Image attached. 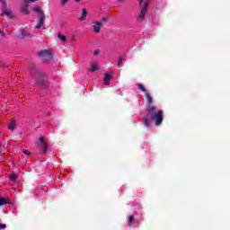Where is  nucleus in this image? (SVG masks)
Instances as JSON below:
<instances>
[{"mask_svg":"<svg viewBox=\"0 0 230 230\" xmlns=\"http://www.w3.org/2000/svg\"><path fill=\"white\" fill-rule=\"evenodd\" d=\"M146 111L151 121L155 122V127H159L163 123V110L157 109L155 105H150L146 107Z\"/></svg>","mask_w":230,"mask_h":230,"instance_id":"1","label":"nucleus"},{"mask_svg":"<svg viewBox=\"0 0 230 230\" xmlns=\"http://www.w3.org/2000/svg\"><path fill=\"white\" fill-rule=\"evenodd\" d=\"M35 78V84L40 87V89H48L49 85V81H48V75L46 73L40 71V70H36V74L34 75Z\"/></svg>","mask_w":230,"mask_h":230,"instance_id":"2","label":"nucleus"},{"mask_svg":"<svg viewBox=\"0 0 230 230\" xmlns=\"http://www.w3.org/2000/svg\"><path fill=\"white\" fill-rule=\"evenodd\" d=\"M38 55L42 58V60H44V62H49L53 60V52H51L49 49L40 50Z\"/></svg>","mask_w":230,"mask_h":230,"instance_id":"3","label":"nucleus"},{"mask_svg":"<svg viewBox=\"0 0 230 230\" xmlns=\"http://www.w3.org/2000/svg\"><path fill=\"white\" fill-rule=\"evenodd\" d=\"M146 10H148V1H146L141 11L139 16L137 17V21H144L145 16L146 15Z\"/></svg>","mask_w":230,"mask_h":230,"instance_id":"4","label":"nucleus"},{"mask_svg":"<svg viewBox=\"0 0 230 230\" xmlns=\"http://www.w3.org/2000/svg\"><path fill=\"white\" fill-rule=\"evenodd\" d=\"M38 17H39V24L35 26V29L40 30V28L44 26V19H46V14L44 13V12H40Z\"/></svg>","mask_w":230,"mask_h":230,"instance_id":"5","label":"nucleus"},{"mask_svg":"<svg viewBox=\"0 0 230 230\" xmlns=\"http://www.w3.org/2000/svg\"><path fill=\"white\" fill-rule=\"evenodd\" d=\"M102 28H103V23H102L100 22H93V31L95 33H100V30H102Z\"/></svg>","mask_w":230,"mask_h":230,"instance_id":"6","label":"nucleus"},{"mask_svg":"<svg viewBox=\"0 0 230 230\" xmlns=\"http://www.w3.org/2000/svg\"><path fill=\"white\" fill-rule=\"evenodd\" d=\"M111 78H112V72L104 74V78H103L104 85H109L111 84Z\"/></svg>","mask_w":230,"mask_h":230,"instance_id":"7","label":"nucleus"},{"mask_svg":"<svg viewBox=\"0 0 230 230\" xmlns=\"http://www.w3.org/2000/svg\"><path fill=\"white\" fill-rule=\"evenodd\" d=\"M2 15H7L9 18H12L13 17V13H12V11H9L5 5V6H2Z\"/></svg>","mask_w":230,"mask_h":230,"instance_id":"8","label":"nucleus"},{"mask_svg":"<svg viewBox=\"0 0 230 230\" xmlns=\"http://www.w3.org/2000/svg\"><path fill=\"white\" fill-rule=\"evenodd\" d=\"M29 7L30 5L28 4H24V5H22L20 9L22 13L24 15H30V10H28Z\"/></svg>","mask_w":230,"mask_h":230,"instance_id":"9","label":"nucleus"},{"mask_svg":"<svg viewBox=\"0 0 230 230\" xmlns=\"http://www.w3.org/2000/svg\"><path fill=\"white\" fill-rule=\"evenodd\" d=\"M15 127H17V120L13 119L9 124H8V129L9 130H15Z\"/></svg>","mask_w":230,"mask_h":230,"instance_id":"10","label":"nucleus"},{"mask_svg":"<svg viewBox=\"0 0 230 230\" xmlns=\"http://www.w3.org/2000/svg\"><path fill=\"white\" fill-rule=\"evenodd\" d=\"M145 96L146 98L147 107H150V105H152V103H154V100L152 99V96L148 93H145Z\"/></svg>","mask_w":230,"mask_h":230,"instance_id":"11","label":"nucleus"},{"mask_svg":"<svg viewBox=\"0 0 230 230\" xmlns=\"http://www.w3.org/2000/svg\"><path fill=\"white\" fill-rule=\"evenodd\" d=\"M87 19V9L83 8L82 9V16L80 18V21H85Z\"/></svg>","mask_w":230,"mask_h":230,"instance_id":"12","label":"nucleus"},{"mask_svg":"<svg viewBox=\"0 0 230 230\" xmlns=\"http://www.w3.org/2000/svg\"><path fill=\"white\" fill-rule=\"evenodd\" d=\"M98 69H100V65L93 64L91 66L89 71H91L92 73H94V71H98Z\"/></svg>","mask_w":230,"mask_h":230,"instance_id":"13","label":"nucleus"},{"mask_svg":"<svg viewBox=\"0 0 230 230\" xmlns=\"http://www.w3.org/2000/svg\"><path fill=\"white\" fill-rule=\"evenodd\" d=\"M40 151L43 154H48V143L41 144Z\"/></svg>","mask_w":230,"mask_h":230,"instance_id":"14","label":"nucleus"},{"mask_svg":"<svg viewBox=\"0 0 230 230\" xmlns=\"http://www.w3.org/2000/svg\"><path fill=\"white\" fill-rule=\"evenodd\" d=\"M128 224L129 226H132V224H136V219H134V216H128Z\"/></svg>","mask_w":230,"mask_h":230,"instance_id":"15","label":"nucleus"},{"mask_svg":"<svg viewBox=\"0 0 230 230\" xmlns=\"http://www.w3.org/2000/svg\"><path fill=\"white\" fill-rule=\"evenodd\" d=\"M138 89L140 91H142V93H144V94H146L148 93V91L146 89H145V85H143V84H138Z\"/></svg>","mask_w":230,"mask_h":230,"instance_id":"16","label":"nucleus"},{"mask_svg":"<svg viewBox=\"0 0 230 230\" xmlns=\"http://www.w3.org/2000/svg\"><path fill=\"white\" fill-rule=\"evenodd\" d=\"M144 125L149 128H150V121L148 120V117L147 116H144Z\"/></svg>","mask_w":230,"mask_h":230,"instance_id":"17","label":"nucleus"},{"mask_svg":"<svg viewBox=\"0 0 230 230\" xmlns=\"http://www.w3.org/2000/svg\"><path fill=\"white\" fill-rule=\"evenodd\" d=\"M4 204H8V199L5 198H0V206H4Z\"/></svg>","mask_w":230,"mask_h":230,"instance_id":"18","label":"nucleus"},{"mask_svg":"<svg viewBox=\"0 0 230 230\" xmlns=\"http://www.w3.org/2000/svg\"><path fill=\"white\" fill-rule=\"evenodd\" d=\"M58 38L62 40V42H66V36L62 35V33H58Z\"/></svg>","mask_w":230,"mask_h":230,"instance_id":"19","label":"nucleus"},{"mask_svg":"<svg viewBox=\"0 0 230 230\" xmlns=\"http://www.w3.org/2000/svg\"><path fill=\"white\" fill-rule=\"evenodd\" d=\"M34 12H37L38 14H39V13H40V12H44V11H41L40 5H37V6L34 8Z\"/></svg>","mask_w":230,"mask_h":230,"instance_id":"20","label":"nucleus"},{"mask_svg":"<svg viewBox=\"0 0 230 230\" xmlns=\"http://www.w3.org/2000/svg\"><path fill=\"white\" fill-rule=\"evenodd\" d=\"M25 37H28V32L24 30L22 31V39H24Z\"/></svg>","mask_w":230,"mask_h":230,"instance_id":"21","label":"nucleus"},{"mask_svg":"<svg viewBox=\"0 0 230 230\" xmlns=\"http://www.w3.org/2000/svg\"><path fill=\"white\" fill-rule=\"evenodd\" d=\"M10 181H17V175L16 174H13L10 176Z\"/></svg>","mask_w":230,"mask_h":230,"instance_id":"22","label":"nucleus"},{"mask_svg":"<svg viewBox=\"0 0 230 230\" xmlns=\"http://www.w3.org/2000/svg\"><path fill=\"white\" fill-rule=\"evenodd\" d=\"M35 1H39V0H24V4L30 5V3H35Z\"/></svg>","mask_w":230,"mask_h":230,"instance_id":"23","label":"nucleus"},{"mask_svg":"<svg viewBox=\"0 0 230 230\" xmlns=\"http://www.w3.org/2000/svg\"><path fill=\"white\" fill-rule=\"evenodd\" d=\"M121 64H123V58H119L117 64V67H121Z\"/></svg>","mask_w":230,"mask_h":230,"instance_id":"24","label":"nucleus"},{"mask_svg":"<svg viewBox=\"0 0 230 230\" xmlns=\"http://www.w3.org/2000/svg\"><path fill=\"white\" fill-rule=\"evenodd\" d=\"M0 67H8V65L4 61H0Z\"/></svg>","mask_w":230,"mask_h":230,"instance_id":"25","label":"nucleus"},{"mask_svg":"<svg viewBox=\"0 0 230 230\" xmlns=\"http://www.w3.org/2000/svg\"><path fill=\"white\" fill-rule=\"evenodd\" d=\"M40 141L41 145H44V143H46V140H44L43 137H40Z\"/></svg>","mask_w":230,"mask_h":230,"instance_id":"26","label":"nucleus"},{"mask_svg":"<svg viewBox=\"0 0 230 230\" xmlns=\"http://www.w3.org/2000/svg\"><path fill=\"white\" fill-rule=\"evenodd\" d=\"M23 154H25L26 155H31V153L29 150H24Z\"/></svg>","mask_w":230,"mask_h":230,"instance_id":"27","label":"nucleus"},{"mask_svg":"<svg viewBox=\"0 0 230 230\" xmlns=\"http://www.w3.org/2000/svg\"><path fill=\"white\" fill-rule=\"evenodd\" d=\"M69 0H61L62 6H66V3H67Z\"/></svg>","mask_w":230,"mask_h":230,"instance_id":"28","label":"nucleus"},{"mask_svg":"<svg viewBox=\"0 0 230 230\" xmlns=\"http://www.w3.org/2000/svg\"><path fill=\"white\" fill-rule=\"evenodd\" d=\"M0 3H2V6H6V0H0Z\"/></svg>","mask_w":230,"mask_h":230,"instance_id":"29","label":"nucleus"},{"mask_svg":"<svg viewBox=\"0 0 230 230\" xmlns=\"http://www.w3.org/2000/svg\"><path fill=\"white\" fill-rule=\"evenodd\" d=\"M102 22H109V18L103 17V18L102 19Z\"/></svg>","mask_w":230,"mask_h":230,"instance_id":"30","label":"nucleus"},{"mask_svg":"<svg viewBox=\"0 0 230 230\" xmlns=\"http://www.w3.org/2000/svg\"><path fill=\"white\" fill-rule=\"evenodd\" d=\"M6 227V225L0 223V229H4Z\"/></svg>","mask_w":230,"mask_h":230,"instance_id":"31","label":"nucleus"},{"mask_svg":"<svg viewBox=\"0 0 230 230\" xmlns=\"http://www.w3.org/2000/svg\"><path fill=\"white\" fill-rule=\"evenodd\" d=\"M0 35H2L3 37H6V34H4V31H0Z\"/></svg>","mask_w":230,"mask_h":230,"instance_id":"32","label":"nucleus"},{"mask_svg":"<svg viewBox=\"0 0 230 230\" xmlns=\"http://www.w3.org/2000/svg\"><path fill=\"white\" fill-rule=\"evenodd\" d=\"M143 1H144V0H138V3H139V5H140V6H143Z\"/></svg>","mask_w":230,"mask_h":230,"instance_id":"33","label":"nucleus"},{"mask_svg":"<svg viewBox=\"0 0 230 230\" xmlns=\"http://www.w3.org/2000/svg\"><path fill=\"white\" fill-rule=\"evenodd\" d=\"M98 53H99L98 50H96V51L93 52V55L96 56V55H98Z\"/></svg>","mask_w":230,"mask_h":230,"instance_id":"34","label":"nucleus"},{"mask_svg":"<svg viewBox=\"0 0 230 230\" xmlns=\"http://www.w3.org/2000/svg\"><path fill=\"white\" fill-rule=\"evenodd\" d=\"M119 3H125V0H118Z\"/></svg>","mask_w":230,"mask_h":230,"instance_id":"35","label":"nucleus"},{"mask_svg":"<svg viewBox=\"0 0 230 230\" xmlns=\"http://www.w3.org/2000/svg\"><path fill=\"white\" fill-rule=\"evenodd\" d=\"M0 153H1V154H4V149L0 150Z\"/></svg>","mask_w":230,"mask_h":230,"instance_id":"36","label":"nucleus"},{"mask_svg":"<svg viewBox=\"0 0 230 230\" xmlns=\"http://www.w3.org/2000/svg\"><path fill=\"white\" fill-rule=\"evenodd\" d=\"M80 1H82V0H75V3H80Z\"/></svg>","mask_w":230,"mask_h":230,"instance_id":"37","label":"nucleus"},{"mask_svg":"<svg viewBox=\"0 0 230 230\" xmlns=\"http://www.w3.org/2000/svg\"><path fill=\"white\" fill-rule=\"evenodd\" d=\"M146 1H148V4H150V0H146Z\"/></svg>","mask_w":230,"mask_h":230,"instance_id":"38","label":"nucleus"}]
</instances>
